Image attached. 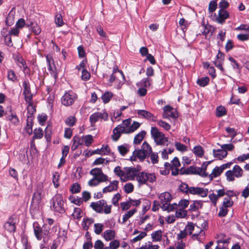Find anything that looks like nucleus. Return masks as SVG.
Returning <instances> with one entry per match:
<instances>
[{"label":"nucleus","mask_w":249,"mask_h":249,"mask_svg":"<svg viewBox=\"0 0 249 249\" xmlns=\"http://www.w3.org/2000/svg\"><path fill=\"white\" fill-rule=\"evenodd\" d=\"M136 179L139 185H142L146 184L148 181L153 183L156 180V176L155 173H149L144 171L139 172Z\"/></svg>","instance_id":"obj_3"},{"label":"nucleus","mask_w":249,"mask_h":249,"mask_svg":"<svg viewBox=\"0 0 249 249\" xmlns=\"http://www.w3.org/2000/svg\"><path fill=\"white\" fill-rule=\"evenodd\" d=\"M65 124L69 126H73L76 122V118L74 116H70L65 120Z\"/></svg>","instance_id":"obj_43"},{"label":"nucleus","mask_w":249,"mask_h":249,"mask_svg":"<svg viewBox=\"0 0 249 249\" xmlns=\"http://www.w3.org/2000/svg\"><path fill=\"white\" fill-rule=\"evenodd\" d=\"M115 234L114 231L111 230H107L104 232L103 237L106 240L110 241L114 239Z\"/></svg>","instance_id":"obj_22"},{"label":"nucleus","mask_w":249,"mask_h":249,"mask_svg":"<svg viewBox=\"0 0 249 249\" xmlns=\"http://www.w3.org/2000/svg\"><path fill=\"white\" fill-rule=\"evenodd\" d=\"M1 35L4 37V42L5 44L8 47L13 46V44L12 41L11 36L9 34H7L4 31H2Z\"/></svg>","instance_id":"obj_30"},{"label":"nucleus","mask_w":249,"mask_h":249,"mask_svg":"<svg viewBox=\"0 0 249 249\" xmlns=\"http://www.w3.org/2000/svg\"><path fill=\"white\" fill-rule=\"evenodd\" d=\"M119 181L113 180L110 182V184L103 189V193H106L117 190L118 188Z\"/></svg>","instance_id":"obj_16"},{"label":"nucleus","mask_w":249,"mask_h":249,"mask_svg":"<svg viewBox=\"0 0 249 249\" xmlns=\"http://www.w3.org/2000/svg\"><path fill=\"white\" fill-rule=\"evenodd\" d=\"M121 126L118 125L113 130L111 138L114 141H117L121 137V134L124 133V129H122Z\"/></svg>","instance_id":"obj_18"},{"label":"nucleus","mask_w":249,"mask_h":249,"mask_svg":"<svg viewBox=\"0 0 249 249\" xmlns=\"http://www.w3.org/2000/svg\"><path fill=\"white\" fill-rule=\"evenodd\" d=\"M7 79L13 82H16L18 81V77L15 71L11 69L7 71Z\"/></svg>","instance_id":"obj_29"},{"label":"nucleus","mask_w":249,"mask_h":249,"mask_svg":"<svg viewBox=\"0 0 249 249\" xmlns=\"http://www.w3.org/2000/svg\"><path fill=\"white\" fill-rule=\"evenodd\" d=\"M16 221L12 217H10L4 224V227L6 230L10 232H14L16 231Z\"/></svg>","instance_id":"obj_14"},{"label":"nucleus","mask_w":249,"mask_h":249,"mask_svg":"<svg viewBox=\"0 0 249 249\" xmlns=\"http://www.w3.org/2000/svg\"><path fill=\"white\" fill-rule=\"evenodd\" d=\"M72 141L73 143L71 147V149L72 151L75 150L78 146L82 143L81 138L78 136H74L73 138Z\"/></svg>","instance_id":"obj_27"},{"label":"nucleus","mask_w":249,"mask_h":249,"mask_svg":"<svg viewBox=\"0 0 249 249\" xmlns=\"http://www.w3.org/2000/svg\"><path fill=\"white\" fill-rule=\"evenodd\" d=\"M76 98L77 95L75 93L69 91L62 97L61 103L65 106H70L73 104Z\"/></svg>","instance_id":"obj_4"},{"label":"nucleus","mask_w":249,"mask_h":249,"mask_svg":"<svg viewBox=\"0 0 249 249\" xmlns=\"http://www.w3.org/2000/svg\"><path fill=\"white\" fill-rule=\"evenodd\" d=\"M209 81V78L207 76H205L198 78L196 83L200 87H204L208 85Z\"/></svg>","instance_id":"obj_32"},{"label":"nucleus","mask_w":249,"mask_h":249,"mask_svg":"<svg viewBox=\"0 0 249 249\" xmlns=\"http://www.w3.org/2000/svg\"><path fill=\"white\" fill-rule=\"evenodd\" d=\"M51 208L55 212L63 213L65 210L64 208V202L62 195L56 194L52 199Z\"/></svg>","instance_id":"obj_2"},{"label":"nucleus","mask_w":249,"mask_h":249,"mask_svg":"<svg viewBox=\"0 0 249 249\" xmlns=\"http://www.w3.org/2000/svg\"><path fill=\"white\" fill-rule=\"evenodd\" d=\"M189 194L197 195L202 197H204L208 195V189L200 187H191L189 188Z\"/></svg>","instance_id":"obj_10"},{"label":"nucleus","mask_w":249,"mask_h":249,"mask_svg":"<svg viewBox=\"0 0 249 249\" xmlns=\"http://www.w3.org/2000/svg\"><path fill=\"white\" fill-rule=\"evenodd\" d=\"M137 113L139 115L148 120H151V117H153V114L145 110H137Z\"/></svg>","instance_id":"obj_26"},{"label":"nucleus","mask_w":249,"mask_h":249,"mask_svg":"<svg viewBox=\"0 0 249 249\" xmlns=\"http://www.w3.org/2000/svg\"><path fill=\"white\" fill-rule=\"evenodd\" d=\"M226 109L224 107L219 106L216 107V115L218 117L224 116L226 114Z\"/></svg>","instance_id":"obj_40"},{"label":"nucleus","mask_w":249,"mask_h":249,"mask_svg":"<svg viewBox=\"0 0 249 249\" xmlns=\"http://www.w3.org/2000/svg\"><path fill=\"white\" fill-rule=\"evenodd\" d=\"M147 156V155L142 149L135 150L133 152L132 156L130 157V160L134 161L138 159L141 161H142L145 159Z\"/></svg>","instance_id":"obj_13"},{"label":"nucleus","mask_w":249,"mask_h":249,"mask_svg":"<svg viewBox=\"0 0 249 249\" xmlns=\"http://www.w3.org/2000/svg\"><path fill=\"white\" fill-rule=\"evenodd\" d=\"M233 205V202L229 197H225L223 202V206L226 208L231 207Z\"/></svg>","instance_id":"obj_54"},{"label":"nucleus","mask_w":249,"mask_h":249,"mask_svg":"<svg viewBox=\"0 0 249 249\" xmlns=\"http://www.w3.org/2000/svg\"><path fill=\"white\" fill-rule=\"evenodd\" d=\"M124 190L127 194L131 193L134 191V185L131 183H127L124 186Z\"/></svg>","instance_id":"obj_51"},{"label":"nucleus","mask_w":249,"mask_h":249,"mask_svg":"<svg viewBox=\"0 0 249 249\" xmlns=\"http://www.w3.org/2000/svg\"><path fill=\"white\" fill-rule=\"evenodd\" d=\"M150 134L151 137L154 139L155 142L158 145H168V139L165 137V135L160 131L156 126L151 128Z\"/></svg>","instance_id":"obj_1"},{"label":"nucleus","mask_w":249,"mask_h":249,"mask_svg":"<svg viewBox=\"0 0 249 249\" xmlns=\"http://www.w3.org/2000/svg\"><path fill=\"white\" fill-rule=\"evenodd\" d=\"M228 210L227 208L224 206H222L220 207V210L218 213V216L219 217H225L228 213Z\"/></svg>","instance_id":"obj_59"},{"label":"nucleus","mask_w":249,"mask_h":249,"mask_svg":"<svg viewBox=\"0 0 249 249\" xmlns=\"http://www.w3.org/2000/svg\"><path fill=\"white\" fill-rule=\"evenodd\" d=\"M118 150L120 154L122 156H124L128 151V149L125 145L118 146Z\"/></svg>","instance_id":"obj_61"},{"label":"nucleus","mask_w":249,"mask_h":249,"mask_svg":"<svg viewBox=\"0 0 249 249\" xmlns=\"http://www.w3.org/2000/svg\"><path fill=\"white\" fill-rule=\"evenodd\" d=\"M196 171V166L192 165L187 168H185L184 167L181 168L180 169V174H195Z\"/></svg>","instance_id":"obj_20"},{"label":"nucleus","mask_w":249,"mask_h":249,"mask_svg":"<svg viewBox=\"0 0 249 249\" xmlns=\"http://www.w3.org/2000/svg\"><path fill=\"white\" fill-rule=\"evenodd\" d=\"M105 204L106 200L102 199L96 202H91L90 206L96 213H103V208Z\"/></svg>","instance_id":"obj_11"},{"label":"nucleus","mask_w":249,"mask_h":249,"mask_svg":"<svg viewBox=\"0 0 249 249\" xmlns=\"http://www.w3.org/2000/svg\"><path fill=\"white\" fill-rule=\"evenodd\" d=\"M157 124L167 131L169 130L171 128V125L168 123L161 120L157 121Z\"/></svg>","instance_id":"obj_47"},{"label":"nucleus","mask_w":249,"mask_h":249,"mask_svg":"<svg viewBox=\"0 0 249 249\" xmlns=\"http://www.w3.org/2000/svg\"><path fill=\"white\" fill-rule=\"evenodd\" d=\"M114 172L116 175L120 177L121 180H122L123 181H126L127 179L123 178V177L125 178V172L124 169L123 171L121 169V168L120 166H117L114 168Z\"/></svg>","instance_id":"obj_21"},{"label":"nucleus","mask_w":249,"mask_h":249,"mask_svg":"<svg viewBox=\"0 0 249 249\" xmlns=\"http://www.w3.org/2000/svg\"><path fill=\"white\" fill-rule=\"evenodd\" d=\"M103 173L102 170L101 168H95L91 169L90 171V174L92 175L94 178H96L97 176H99L101 174Z\"/></svg>","instance_id":"obj_52"},{"label":"nucleus","mask_w":249,"mask_h":249,"mask_svg":"<svg viewBox=\"0 0 249 249\" xmlns=\"http://www.w3.org/2000/svg\"><path fill=\"white\" fill-rule=\"evenodd\" d=\"M189 188L190 187L188 184L184 182H182L178 187V189L180 192L186 194H189Z\"/></svg>","instance_id":"obj_44"},{"label":"nucleus","mask_w":249,"mask_h":249,"mask_svg":"<svg viewBox=\"0 0 249 249\" xmlns=\"http://www.w3.org/2000/svg\"><path fill=\"white\" fill-rule=\"evenodd\" d=\"M100 119L106 121L108 119V114L105 112H96L92 114L89 117V122L91 126H94L95 124Z\"/></svg>","instance_id":"obj_9"},{"label":"nucleus","mask_w":249,"mask_h":249,"mask_svg":"<svg viewBox=\"0 0 249 249\" xmlns=\"http://www.w3.org/2000/svg\"><path fill=\"white\" fill-rule=\"evenodd\" d=\"M23 88V95L30 94L31 92V87L28 81H24L22 83Z\"/></svg>","instance_id":"obj_35"},{"label":"nucleus","mask_w":249,"mask_h":249,"mask_svg":"<svg viewBox=\"0 0 249 249\" xmlns=\"http://www.w3.org/2000/svg\"><path fill=\"white\" fill-rule=\"evenodd\" d=\"M120 205L123 211H126L130 208L131 206V202H130V200L129 199L128 201L121 202L120 203Z\"/></svg>","instance_id":"obj_64"},{"label":"nucleus","mask_w":249,"mask_h":249,"mask_svg":"<svg viewBox=\"0 0 249 249\" xmlns=\"http://www.w3.org/2000/svg\"><path fill=\"white\" fill-rule=\"evenodd\" d=\"M159 198L160 200V203L162 204L161 207H163V205L166 206L169 203L172 199L171 194L168 192H165L161 193L159 196Z\"/></svg>","instance_id":"obj_12"},{"label":"nucleus","mask_w":249,"mask_h":249,"mask_svg":"<svg viewBox=\"0 0 249 249\" xmlns=\"http://www.w3.org/2000/svg\"><path fill=\"white\" fill-rule=\"evenodd\" d=\"M140 126V124L137 122H133V123L130 124V126L129 127V129H127V131L126 132H128L129 133H131L132 132H134L136 130H137Z\"/></svg>","instance_id":"obj_46"},{"label":"nucleus","mask_w":249,"mask_h":249,"mask_svg":"<svg viewBox=\"0 0 249 249\" xmlns=\"http://www.w3.org/2000/svg\"><path fill=\"white\" fill-rule=\"evenodd\" d=\"M43 185L42 183H38L36 186L35 192L32 197V204L37 205L40 203L42 197Z\"/></svg>","instance_id":"obj_6"},{"label":"nucleus","mask_w":249,"mask_h":249,"mask_svg":"<svg viewBox=\"0 0 249 249\" xmlns=\"http://www.w3.org/2000/svg\"><path fill=\"white\" fill-rule=\"evenodd\" d=\"M196 171L195 174L198 175L202 177H206L208 174L203 170V167H196Z\"/></svg>","instance_id":"obj_50"},{"label":"nucleus","mask_w":249,"mask_h":249,"mask_svg":"<svg viewBox=\"0 0 249 249\" xmlns=\"http://www.w3.org/2000/svg\"><path fill=\"white\" fill-rule=\"evenodd\" d=\"M151 237L153 241H160L162 237V231L160 230H159L155 231L151 234Z\"/></svg>","instance_id":"obj_36"},{"label":"nucleus","mask_w":249,"mask_h":249,"mask_svg":"<svg viewBox=\"0 0 249 249\" xmlns=\"http://www.w3.org/2000/svg\"><path fill=\"white\" fill-rule=\"evenodd\" d=\"M81 189V186L79 184L74 183L71 185L70 188V191L72 194H76L80 192Z\"/></svg>","instance_id":"obj_45"},{"label":"nucleus","mask_w":249,"mask_h":249,"mask_svg":"<svg viewBox=\"0 0 249 249\" xmlns=\"http://www.w3.org/2000/svg\"><path fill=\"white\" fill-rule=\"evenodd\" d=\"M222 172L220 167L216 166L213 170L212 173L209 175V177L212 180L213 178L219 176Z\"/></svg>","instance_id":"obj_31"},{"label":"nucleus","mask_w":249,"mask_h":249,"mask_svg":"<svg viewBox=\"0 0 249 249\" xmlns=\"http://www.w3.org/2000/svg\"><path fill=\"white\" fill-rule=\"evenodd\" d=\"M162 118L169 119L170 118L176 119L178 117V114L176 110L169 105H167L163 107Z\"/></svg>","instance_id":"obj_8"},{"label":"nucleus","mask_w":249,"mask_h":249,"mask_svg":"<svg viewBox=\"0 0 249 249\" xmlns=\"http://www.w3.org/2000/svg\"><path fill=\"white\" fill-rule=\"evenodd\" d=\"M55 22L56 24L59 26H62L64 24L62 17L61 14H57L55 16Z\"/></svg>","instance_id":"obj_53"},{"label":"nucleus","mask_w":249,"mask_h":249,"mask_svg":"<svg viewBox=\"0 0 249 249\" xmlns=\"http://www.w3.org/2000/svg\"><path fill=\"white\" fill-rule=\"evenodd\" d=\"M113 94L110 91H106L102 96V99L104 103L106 104L109 102L110 99L112 97Z\"/></svg>","instance_id":"obj_39"},{"label":"nucleus","mask_w":249,"mask_h":249,"mask_svg":"<svg viewBox=\"0 0 249 249\" xmlns=\"http://www.w3.org/2000/svg\"><path fill=\"white\" fill-rule=\"evenodd\" d=\"M94 222V219L92 218H84L82 222V227L84 230L87 231L89 226Z\"/></svg>","instance_id":"obj_25"},{"label":"nucleus","mask_w":249,"mask_h":249,"mask_svg":"<svg viewBox=\"0 0 249 249\" xmlns=\"http://www.w3.org/2000/svg\"><path fill=\"white\" fill-rule=\"evenodd\" d=\"M193 152L196 156L200 158H201L204 154L203 149L200 145L195 146L193 149Z\"/></svg>","instance_id":"obj_38"},{"label":"nucleus","mask_w":249,"mask_h":249,"mask_svg":"<svg viewBox=\"0 0 249 249\" xmlns=\"http://www.w3.org/2000/svg\"><path fill=\"white\" fill-rule=\"evenodd\" d=\"M72 215L75 219H80L82 216V212L79 208H75Z\"/></svg>","instance_id":"obj_49"},{"label":"nucleus","mask_w":249,"mask_h":249,"mask_svg":"<svg viewBox=\"0 0 249 249\" xmlns=\"http://www.w3.org/2000/svg\"><path fill=\"white\" fill-rule=\"evenodd\" d=\"M142 149L145 153L147 155L150 154L152 153V150L151 146L146 142H144L142 146Z\"/></svg>","instance_id":"obj_41"},{"label":"nucleus","mask_w":249,"mask_h":249,"mask_svg":"<svg viewBox=\"0 0 249 249\" xmlns=\"http://www.w3.org/2000/svg\"><path fill=\"white\" fill-rule=\"evenodd\" d=\"M229 17V13L225 9H220L218 12V16L216 18V21L222 24L226 19Z\"/></svg>","instance_id":"obj_15"},{"label":"nucleus","mask_w":249,"mask_h":249,"mask_svg":"<svg viewBox=\"0 0 249 249\" xmlns=\"http://www.w3.org/2000/svg\"><path fill=\"white\" fill-rule=\"evenodd\" d=\"M59 175L58 172H55L53 175V182L55 188H57L59 186L58 180Z\"/></svg>","instance_id":"obj_58"},{"label":"nucleus","mask_w":249,"mask_h":249,"mask_svg":"<svg viewBox=\"0 0 249 249\" xmlns=\"http://www.w3.org/2000/svg\"><path fill=\"white\" fill-rule=\"evenodd\" d=\"M232 171H233L234 176L236 178H240L242 177L243 174V170L242 168L238 165H235Z\"/></svg>","instance_id":"obj_37"},{"label":"nucleus","mask_w":249,"mask_h":249,"mask_svg":"<svg viewBox=\"0 0 249 249\" xmlns=\"http://www.w3.org/2000/svg\"><path fill=\"white\" fill-rule=\"evenodd\" d=\"M213 153L214 158L219 160H222L226 158L227 156L228 153L226 150H223L222 148L220 149H213Z\"/></svg>","instance_id":"obj_17"},{"label":"nucleus","mask_w":249,"mask_h":249,"mask_svg":"<svg viewBox=\"0 0 249 249\" xmlns=\"http://www.w3.org/2000/svg\"><path fill=\"white\" fill-rule=\"evenodd\" d=\"M178 205L176 203L170 204V203L166 206L161 207V209L164 211H167L168 213L173 211L175 209H177Z\"/></svg>","instance_id":"obj_24"},{"label":"nucleus","mask_w":249,"mask_h":249,"mask_svg":"<svg viewBox=\"0 0 249 249\" xmlns=\"http://www.w3.org/2000/svg\"><path fill=\"white\" fill-rule=\"evenodd\" d=\"M146 134V132L144 130L141 131L137 134L134 139V143L135 144H140L144 138Z\"/></svg>","instance_id":"obj_23"},{"label":"nucleus","mask_w":249,"mask_h":249,"mask_svg":"<svg viewBox=\"0 0 249 249\" xmlns=\"http://www.w3.org/2000/svg\"><path fill=\"white\" fill-rule=\"evenodd\" d=\"M85 145L87 146H89L93 142L92 136L90 135H86L84 137Z\"/></svg>","instance_id":"obj_57"},{"label":"nucleus","mask_w":249,"mask_h":249,"mask_svg":"<svg viewBox=\"0 0 249 249\" xmlns=\"http://www.w3.org/2000/svg\"><path fill=\"white\" fill-rule=\"evenodd\" d=\"M27 117H32V120L34 119L33 115L36 112V107L34 106L33 104L28 105L27 108Z\"/></svg>","instance_id":"obj_34"},{"label":"nucleus","mask_w":249,"mask_h":249,"mask_svg":"<svg viewBox=\"0 0 249 249\" xmlns=\"http://www.w3.org/2000/svg\"><path fill=\"white\" fill-rule=\"evenodd\" d=\"M125 172V176L128 180H134L136 178L138 172L142 169L141 166L136 167H126L124 168Z\"/></svg>","instance_id":"obj_7"},{"label":"nucleus","mask_w":249,"mask_h":249,"mask_svg":"<svg viewBox=\"0 0 249 249\" xmlns=\"http://www.w3.org/2000/svg\"><path fill=\"white\" fill-rule=\"evenodd\" d=\"M175 146L176 149L179 151L184 152L187 151V146L180 142H177L175 143Z\"/></svg>","instance_id":"obj_63"},{"label":"nucleus","mask_w":249,"mask_h":249,"mask_svg":"<svg viewBox=\"0 0 249 249\" xmlns=\"http://www.w3.org/2000/svg\"><path fill=\"white\" fill-rule=\"evenodd\" d=\"M33 120H32V117H27L26 125L24 129L29 135L33 133Z\"/></svg>","instance_id":"obj_19"},{"label":"nucleus","mask_w":249,"mask_h":249,"mask_svg":"<svg viewBox=\"0 0 249 249\" xmlns=\"http://www.w3.org/2000/svg\"><path fill=\"white\" fill-rule=\"evenodd\" d=\"M94 232L97 234H100L103 230L104 225L101 223H95L94 225Z\"/></svg>","instance_id":"obj_48"},{"label":"nucleus","mask_w":249,"mask_h":249,"mask_svg":"<svg viewBox=\"0 0 249 249\" xmlns=\"http://www.w3.org/2000/svg\"><path fill=\"white\" fill-rule=\"evenodd\" d=\"M43 135V130L41 128L39 127L38 129H35L34 131L33 139H41Z\"/></svg>","instance_id":"obj_42"},{"label":"nucleus","mask_w":249,"mask_h":249,"mask_svg":"<svg viewBox=\"0 0 249 249\" xmlns=\"http://www.w3.org/2000/svg\"><path fill=\"white\" fill-rule=\"evenodd\" d=\"M131 122V120L130 119H126L123 122L122 124L119 125L121 126L122 129H124V133L128 134V132H126V131H127L128 130L127 129H129L130 126Z\"/></svg>","instance_id":"obj_28"},{"label":"nucleus","mask_w":249,"mask_h":249,"mask_svg":"<svg viewBox=\"0 0 249 249\" xmlns=\"http://www.w3.org/2000/svg\"><path fill=\"white\" fill-rule=\"evenodd\" d=\"M146 235V233L145 232H141L139 235L134 237L133 239L131 240V242L132 243H134L137 242L141 240L143 238H144Z\"/></svg>","instance_id":"obj_56"},{"label":"nucleus","mask_w":249,"mask_h":249,"mask_svg":"<svg viewBox=\"0 0 249 249\" xmlns=\"http://www.w3.org/2000/svg\"><path fill=\"white\" fill-rule=\"evenodd\" d=\"M82 79L83 80L87 81L90 77V73L87 71L85 69H83L82 71Z\"/></svg>","instance_id":"obj_62"},{"label":"nucleus","mask_w":249,"mask_h":249,"mask_svg":"<svg viewBox=\"0 0 249 249\" xmlns=\"http://www.w3.org/2000/svg\"><path fill=\"white\" fill-rule=\"evenodd\" d=\"M33 228L35 236L38 240H41L43 237L48 236L49 233V231L48 229L45 228L43 229L37 222H34L33 223Z\"/></svg>","instance_id":"obj_5"},{"label":"nucleus","mask_w":249,"mask_h":249,"mask_svg":"<svg viewBox=\"0 0 249 249\" xmlns=\"http://www.w3.org/2000/svg\"><path fill=\"white\" fill-rule=\"evenodd\" d=\"M225 175L227 177V180H228L229 181H232L234 180L235 176L232 170L227 171L225 173Z\"/></svg>","instance_id":"obj_60"},{"label":"nucleus","mask_w":249,"mask_h":249,"mask_svg":"<svg viewBox=\"0 0 249 249\" xmlns=\"http://www.w3.org/2000/svg\"><path fill=\"white\" fill-rule=\"evenodd\" d=\"M106 161L105 164H107L108 163V161L107 160H106L105 159L102 158H99L96 159L92 163V165L95 166V165H98L99 164H104Z\"/></svg>","instance_id":"obj_55"},{"label":"nucleus","mask_w":249,"mask_h":249,"mask_svg":"<svg viewBox=\"0 0 249 249\" xmlns=\"http://www.w3.org/2000/svg\"><path fill=\"white\" fill-rule=\"evenodd\" d=\"M136 212H137V210L136 209H134L133 210H130V211L127 212V213L123 215V221H122V223L124 224L125 222H126V221L129 218L132 217L134 214V213H136Z\"/></svg>","instance_id":"obj_33"}]
</instances>
